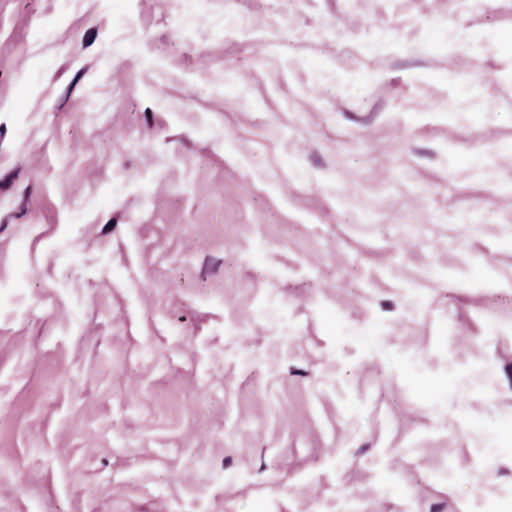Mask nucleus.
Here are the masks:
<instances>
[{"label":"nucleus","instance_id":"6","mask_svg":"<svg viewBox=\"0 0 512 512\" xmlns=\"http://www.w3.org/2000/svg\"><path fill=\"white\" fill-rule=\"evenodd\" d=\"M20 172V168L13 169L8 175L4 177V179L0 180V190H7L11 187L14 180L18 178Z\"/></svg>","mask_w":512,"mask_h":512},{"label":"nucleus","instance_id":"21","mask_svg":"<svg viewBox=\"0 0 512 512\" xmlns=\"http://www.w3.org/2000/svg\"><path fill=\"white\" fill-rule=\"evenodd\" d=\"M11 218L10 214L2 220L0 228L4 231L8 225V219Z\"/></svg>","mask_w":512,"mask_h":512},{"label":"nucleus","instance_id":"18","mask_svg":"<svg viewBox=\"0 0 512 512\" xmlns=\"http://www.w3.org/2000/svg\"><path fill=\"white\" fill-rule=\"evenodd\" d=\"M232 463V458L230 456H227L223 459V468H228Z\"/></svg>","mask_w":512,"mask_h":512},{"label":"nucleus","instance_id":"19","mask_svg":"<svg viewBox=\"0 0 512 512\" xmlns=\"http://www.w3.org/2000/svg\"><path fill=\"white\" fill-rule=\"evenodd\" d=\"M66 70V67L65 66H62L55 74V77H54V80H58L61 75L64 73V71Z\"/></svg>","mask_w":512,"mask_h":512},{"label":"nucleus","instance_id":"7","mask_svg":"<svg viewBox=\"0 0 512 512\" xmlns=\"http://www.w3.org/2000/svg\"><path fill=\"white\" fill-rule=\"evenodd\" d=\"M96 37H97V28L96 27L89 28L83 36V40H82L83 48H87V47L91 46L94 43Z\"/></svg>","mask_w":512,"mask_h":512},{"label":"nucleus","instance_id":"2","mask_svg":"<svg viewBox=\"0 0 512 512\" xmlns=\"http://www.w3.org/2000/svg\"><path fill=\"white\" fill-rule=\"evenodd\" d=\"M182 306H183V308L181 309V313L178 314L175 312V313H173V315L178 316V320L180 322L189 320L191 323H193L195 325V332H196L199 329V327L197 326L196 323L200 320V315L195 311L186 309L184 304Z\"/></svg>","mask_w":512,"mask_h":512},{"label":"nucleus","instance_id":"3","mask_svg":"<svg viewBox=\"0 0 512 512\" xmlns=\"http://www.w3.org/2000/svg\"><path fill=\"white\" fill-rule=\"evenodd\" d=\"M220 264V260H217L213 257H207L201 273L203 280H206L207 275L214 274L218 270Z\"/></svg>","mask_w":512,"mask_h":512},{"label":"nucleus","instance_id":"25","mask_svg":"<svg viewBox=\"0 0 512 512\" xmlns=\"http://www.w3.org/2000/svg\"><path fill=\"white\" fill-rule=\"evenodd\" d=\"M102 463H103V466H107V464H108L107 459H105V458H104V459H102Z\"/></svg>","mask_w":512,"mask_h":512},{"label":"nucleus","instance_id":"9","mask_svg":"<svg viewBox=\"0 0 512 512\" xmlns=\"http://www.w3.org/2000/svg\"><path fill=\"white\" fill-rule=\"evenodd\" d=\"M310 161L315 168L324 167L323 160H322L321 156L316 152H314L310 155Z\"/></svg>","mask_w":512,"mask_h":512},{"label":"nucleus","instance_id":"20","mask_svg":"<svg viewBox=\"0 0 512 512\" xmlns=\"http://www.w3.org/2000/svg\"><path fill=\"white\" fill-rule=\"evenodd\" d=\"M11 218L10 214L2 220L0 228L4 231L8 225V219Z\"/></svg>","mask_w":512,"mask_h":512},{"label":"nucleus","instance_id":"8","mask_svg":"<svg viewBox=\"0 0 512 512\" xmlns=\"http://www.w3.org/2000/svg\"><path fill=\"white\" fill-rule=\"evenodd\" d=\"M116 225H117V218L112 217L111 219H109V221L103 227L102 234H108V233L112 232L115 229Z\"/></svg>","mask_w":512,"mask_h":512},{"label":"nucleus","instance_id":"14","mask_svg":"<svg viewBox=\"0 0 512 512\" xmlns=\"http://www.w3.org/2000/svg\"><path fill=\"white\" fill-rule=\"evenodd\" d=\"M87 71V67H84L82 69H80L76 75L74 76L73 80H74V83H77L82 77L83 75L86 73Z\"/></svg>","mask_w":512,"mask_h":512},{"label":"nucleus","instance_id":"10","mask_svg":"<svg viewBox=\"0 0 512 512\" xmlns=\"http://www.w3.org/2000/svg\"><path fill=\"white\" fill-rule=\"evenodd\" d=\"M505 374L509 379V386L510 389L512 390V363H508L505 365Z\"/></svg>","mask_w":512,"mask_h":512},{"label":"nucleus","instance_id":"11","mask_svg":"<svg viewBox=\"0 0 512 512\" xmlns=\"http://www.w3.org/2000/svg\"><path fill=\"white\" fill-rule=\"evenodd\" d=\"M75 85H76V83H74V80H72V82H71V83L68 85V87H67V93H66V96H65L64 101L62 102V104L60 105V107H59V108H62V107H63V105H64V103L68 100L69 95H70V93L72 92V90L74 89Z\"/></svg>","mask_w":512,"mask_h":512},{"label":"nucleus","instance_id":"17","mask_svg":"<svg viewBox=\"0 0 512 512\" xmlns=\"http://www.w3.org/2000/svg\"><path fill=\"white\" fill-rule=\"evenodd\" d=\"M381 307L384 309V310H391L393 308V303L390 302V301H382L381 302Z\"/></svg>","mask_w":512,"mask_h":512},{"label":"nucleus","instance_id":"24","mask_svg":"<svg viewBox=\"0 0 512 512\" xmlns=\"http://www.w3.org/2000/svg\"><path fill=\"white\" fill-rule=\"evenodd\" d=\"M266 469V465L264 463H262L260 469H259V472H262Z\"/></svg>","mask_w":512,"mask_h":512},{"label":"nucleus","instance_id":"16","mask_svg":"<svg viewBox=\"0 0 512 512\" xmlns=\"http://www.w3.org/2000/svg\"><path fill=\"white\" fill-rule=\"evenodd\" d=\"M370 448V444H364L362 446L359 447V449L357 450V455H362L364 454L366 451H368Z\"/></svg>","mask_w":512,"mask_h":512},{"label":"nucleus","instance_id":"13","mask_svg":"<svg viewBox=\"0 0 512 512\" xmlns=\"http://www.w3.org/2000/svg\"><path fill=\"white\" fill-rule=\"evenodd\" d=\"M414 153L419 155V156H427V157H432L433 156V152L432 151L424 150V149H414Z\"/></svg>","mask_w":512,"mask_h":512},{"label":"nucleus","instance_id":"15","mask_svg":"<svg viewBox=\"0 0 512 512\" xmlns=\"http://www.w3.org/2000/svg\"><path fill=\"white\" fill-rule=\"evenodd\" d=\"M444 503L433 504L431 506L430 512H441L444 509Z\"/></svg>","mask_w":512,"mask_h":512},{"label":"nucleus","instance_id":"26","mask_svg":"<svg viewBox=\"0 0 512 512\" xmlns=\"http://www.w3.org/2000/svg\"><path fill=\"white\" fill-rule=\"evenodd\" d=\"M504 473H506L505 469H500L499 474H504Z\"/></svg>","mask_w":512,"mask_h":512},{"label":"nucleus","instance_id":"28","mask_svg":"<svg viewBox=\"0 0 512 512\" xmlns=\"http://www.w3.org/2000/svg\"><path fill=\"white\" fill-rule=\"evenodd\" d=\"M3 232V230L0 228V233Z\"/></svg>","mask_w":512,"mask_h":512},{"label":"nucleus","instance_id":"1","mask_svg":"<svg viewBox=\"0 0 512 512\" xmlns=\"http://www.w3.org/2000/svg\"><path fill=\"white\" fill-rule=\"evenodd\" d=\"M140 17L147 25L153 21H161L164 17L163 8L155 0H142L140 3Z\"/></svg>","mask_w":512,"mask_h":512},{"label":"nucleus","instance_id":"22","mask_svg":"<svg viewBox=\"0 0 512 512\" xmlns=\"http://www.w3.org/2000/svg\"><path fill=\"white\" fill-rule=\"evenodd\" d=\"M11 218L10 214L2 220L0 228L4 231L8 225V219Z\"/></svg>","mask_w":512,"mask_h":512},{"label":"nucleus","instance_id":"5","mask_svg":"<svg viewBox=\"0 0 512 512\" xmlns=\"http://www.w3.org/2000/svg\"><path fill=\"white\" fill-rule=\"evenodd\" d=\"M31 194H32V186L28 185L25 188L24 193H23V202L21 204L20 211L16 212V213H11L10 217L20 218L24 214H26V212H27V202L29 201Z\"/></svg>","mask_w":512,"mask_h":512},{"label":"nucleus","instance_id":"12","mask_svg":"<svg viewBox=\"0 0 512 512\" xmlns=\"http://www.w3.org/2000/svg\"><path fill=\"white\" fill-rule=\"evenodd\" d=\"M145 117H146V120H147V123L149 125V127H152L153 125V112L150 108H147L145 110Z\"/></svg>","mask_w":512,"mask_h":512},{"label":"nucleus","instance_id":"4","mask_svg":"<svg viewBox=\"0 0 512 512\" xmlns=\"http://www.w3.org/2000/svg\"><path fill=\"white\" fill-rule=\"evenodd\" d=\"M383 108V103L382 102H378L374 105L373 109L371 110L370 112V115L367 116V117H364V118H357L353 113L349 112V111H345V116L348 118V119H351V120H356V121H361L363 122L364 124H368L370 123L374 117L376 116V114L378 113V111H380L381 109Z\"/></svg>","mask_w":512,"mask_h":512},{"label":"nucleus","instance_id":"27","mask_svg":"<svg viewBox=\"0 0 512 512\" xmlns=\"http://www.w3.org/2000/svg\"><path fill=\"white\" fill-rule=\"evenodd\" d=\"M264 452H265V447L262 448V456L264 455Z\"/></svg>","mask_w":512,"mask_h":512},{"label":"nucleus","instance_id":"23","mask_svg":"<svg viewBox=\"0 0 512 512\" xmlns=\"http://www.w3.org/2000/svg\"><path fill=\"white\" fill-rule=\"evenodd\" d=\"M291 374L293 375H306L307 373L304 370L292 369Z\"/></svg>","mask_w":512,"mask_h":512}]
</instances>
